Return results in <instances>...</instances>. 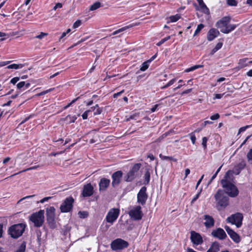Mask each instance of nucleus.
Here are the masks:
<instances>
[{
  "label": "nucleus",
  "instance_id": "obj_22",
  "mask_svg": "<svg viewBox=\"0 0 252 252\" xmlns=\"http://www.w3.org/2000/svg\"><path fill=\"white\" fill-rule=\"evenodd\" d=\"M204 219L205 220L204 224L206 227L211 228L214 225L215 220L212 217L205 215L204 216Z\"/></svg>",
  "mask_w": 252,
  "mask_h": 252
},
{
  "label": "nucleus",
  "instance_id": "obj_47",
  "mask_svg": "<svg viewBox=\"0 0 252 252\" xmlns=\"http://www.w3.org/2000/svg\"><path fill=\"white\" fill-rule=\"evenodd\" d=\"M47 35H48L47 33H45V32H41L40 34L36 36L35 37V38L41 39L43 38L44 37L47 36Z\"/></svg>",
  "mask_w": 252,
  "mask_h": 252
},
{
  "label": "nucleus",
  "instance_id": "obj_58",
  "mask_svg": "<svg viewBox=\"0 0 252 252\" xmlns=\"http://www.w3.org/2000/svg\"><path fill=\"white\" fill-rule=\"evenodd\" d=\"M4 36H6V38H1L0 39L1 41H3L4 40V39H5L6 38H8L9 37L8 35L4 32H0V37H4Z\"/></svg>",
  "mask_w": 252,
  "mask_h": 252
},
{
  "label": "nucleus",
  "instance_id": "obj_59",
  "mask_svg": "<svg viewBox=\"0 0 252 252\" xmlns=\"http://www.w3.org/2000/svg\"><path fill=\"white\" fill-rule=\"evenodd\" d=\"M124 31H124V28H123H123H121V29H118V30H117L115 31V32H114L112 33V35H116V34H118V33H120V32H124Z\"/></svg>",
  "mask_w": 252,
  "mask_h": 252
},
{
  "label": "nucleus",
  "instance_id": "obj_5",
  "mask_svg": "<svg viewBox=\"0 0 252 252\" xmlns=\"http://www.w3.org/2000/svg\"><path fill=\"white\" fill-rule=\"evenodd\" d=\"M141 166V163H135L126 176H125V180L126 182H129L135 179L137 176L138 171Z\"/></svg>",
  "mask_w": 252,
  "mask_h": 252
},
{
  "label": "nucleus",
  "instance_id": "obj_31",
  "mask_svg": "<svg viewBox=\"0 0 252 252\" xmlns=\"http://www.w3.org/2000/svg\"><path fill=\"white\" fill-rule=\"evenodd\" d=\"M26 248V243L23 242L21 245L18 247L15 252H25Z\"/></svg>",
  "mask_w": 252,
  "mask_h": 252
},
{
  "label": "nucleus",
  "instance_id": "obj_34",
  "mask_svg": "<svg viewBox=\"0 0 252 252\" xmlns=\"http://www.w3.org/2000/svg\"><path fill=\"white\" fill-rule=\"evenodd\" d=\"M247 158L248 162L252 165V148L251 149L247 154Z\"/></svg>",
  "mask_w": 252,
  "mask_h": 252
},
{
  "label": "nucleus",
  "instance_id": "obj_50",
  "mask_svg": "<svg viewBox=\"0 0 252 252\" xmlns=\"http://www.w3.org/2000/svg\"><path fill=\"white\" fill-rule=\"evenodd\" d=\"M201 190H202V189H201L199 191V192L197 194H196V195L193 198V199H192V200L191 201V204L193 203L199 198L200 193L201 192Z\"/></svg>",
  "mask_w": 252,
  "mask_h": 252
},
{
  "label": "nucleus",
  "instance_id": "obj_53",
  "mask_svg": "<svg viewBox=\"0 0 252 252\" xmlns=\"http://www.w3.org/2000/svg\"><path fill=\"white\" fill-rule=\"evenodd\" d=\"M189 135H190V139L191 140L192 143L193 144H195V141H196V137H195L194 133L192 132L190 134H189Z\"/></svg>",
  "mask_w": 252,
  "mask_h": 252
},
{
  "label": "nucleus",
  "instance_id": "obj_55",
  "mask_svg": "<svg viewBox=\"0 0 252 252\" xmlns=\"http://www.w3.org/2000/svg\"><path fill=\"white\" fill-rule=\"evenodd\" d=\"M224 94V93L223 94H214L215 96L214 97V99H220L221 98L222 96Z\"/></svg>",
  "mask_w": 252,
  "mask_h": 252
},
{
  "label": "nucleus",
  "instance_id": "obj_54",
  "mask_svg": "<svg viewBox=\"0 0 252 252\" xmlns=\"http://www.w3.org/2000/svg\"><path fill=\"white\" fill-rule=\"evenodd\" d=\"M81 24V21L80 20H77L73 24V27L76 28L79 27Z\"/></svg>",
  "mask_w": 252,
  "mask_h": 252
},
{
  "label": "nucleus",
  "instance_id": "obj_61",
  "mask_svg": "<svg viewBox=\"0 0 252 252\" xmlns=\"http://www.w3.org/2000/svg\"><path fill=\"white\" fill-rule=\"evenodd\" d=\"M249 127V126H243V127H241L239 129V132H238V134L240 133L241 132H244V131H245L246 130V129L247 128H248Z\"/></svg>",
  "mask_w": 252,
  "mask_h": 252
},
{
  "label": "nucleus",
  "instance_id": "obj_43",
  "mask_svg": "<svg viewBox=\"0 0 252 252\" xmlns=\"http://www.w3.org/2000/svg\"><path fill=\"white\" fill-rule=\"evenodd\" d=\"M170 38V36H168L167 37H166L163 39H162L160 41H159L157 43V45L158 46H160L163 43H164L165 41H167Z\"/></svg>",
  "mask_w": 252,
  "mask_h": 252
},
{
  "label": "nucleus",
  "instance_id": "obj_28",
  "mask_svg": "<svg viewBox=\"0 0 252 252\" xmlns=\"http://www.w3.org/2000/svg\"><path fill=\"white\" fill-rule=\"evenodd\" d=\"M24 66V65L23 64H11L7 66V68L8 69H18L19 68H22Z\"/></svg>",
  "mask_w": 252,
  "mask_h": 252
},
{
  "label": "nucleus",
  "instance_id": "obj_56",
  "mask_svg": "<svg viewBox=\"0 0 252 252\" xmlns=\"http://www.w3.org/2000/svg\"><path fill=\"white\" fill-rule=\"evenodd\" d=\"M19 79L20 78L18 77H14L11 80L10 83L14 85L19 80Z\"/></svg>",
  "mask_w": 252,
  "mask_h": 252
},
{
  "label": "nucleus",
  "instance_id": "obj_48",
  "mask_svg": "<svg viewBox=\"0 0 252 252\" xmlns=\"http://www.w3.org/2000/svg\"><path fill=\"white\" fill-rule=\"evenodd\" d=\"M80 97V96H78L77 97V98L73 99L71 102L69 103H68L66 106H65L64 107V109H67V108H68L70 106H71V105L74 103H75L78 99H79V98Z\"/></svg>",
  "mask_w": 252,
  "mask_h": 252
},
{
  "label": "nucleus",
  "instance_id": "obj_12",
  "mask_svg": "<svg viewBox=\"0 0 252 252\" xmlns=\"http://www.w3.org/2000/svg\"><path fill=\"white\" fill-rule=\"evenodd\" d=\"M119 212L118 209L113 208L110 209L106 217V221L112 224L118 218Z\"/></svg>",
  "mask_w": 252,
  "mask_h": 252
},
{
  "label": "nucleus",
  "instance_id": "obj_37",
  "mask_svg": "<svg viewBox=\"0 0 252 252\" xmlns=\"http://www.w3.org/2000/svg\"><path fill=\"white\" fill-rule=\"evenodd\" d=\"M149 62L147 61L144 62L140 68V70L142 71H145L149 67Z\"/></svg>",
  "mask_w": 252,
  "mask_h": 252
},
{
  "label": "nucleus",
  "instance_id": "obj_6",
  "mask_svg": "<svg viewBox=\"0 0 252 252\" xmlns=\"http://www.w3.org/2000/svg\"><path fill=\"white\" fill-rule=\"evenodd\" d=\"M110 246L113 251H117L127 248L128 243L121 238H117L111 242Z\"/></svg>",
  "mask_w": 252,
  "mask_h": 252
},
{
  "label": "nucleus",
  "instance_id": "obj_29",
  "mask_svg": "<svg viewBox=\"0 0 252 252\" xmlns=\"http://www.w3.org/2000/svg\"><path fill=\"white\" fill-rule=\"evenodd\" d=\"M101 6H102V5H101V3L99 1H96L90 6L89 10L90 11H94L97 9Z\"/></svg>",
  "mask_w": 252,
  "mask_h": 252
},
{
  "label": "nucleus",
  "instance_id": "obj_32",
  "mask_svg": "<svg viewBox=\"0 0 252 252\" xmlns=\"http://www.w3.org/2000/svg\"><path fill=\"white\" fill-rule=\"evenodd\" d=\"M76 119L77 117L75 116H71L68 115L65 118L64 120L67 121L70 124L75 122Z\"/></svg>",
  "mask_w": 252,
  "mask_h": 252
},
{
  "label": "nucleus",
  "instance_id": "obj_7",
  "mask_svg": "<svg viewBox=\"0 0 252 252\" xmlns=\"http://www.w3.org/2000/svg\"><path fill=\"white\" fill-rule=\"evenodd\" d=\"M243 216L242 214L237 213L235 214L231 215L227 218V221L233 224H235L237 227H240L242 224V220Z\"/></svg>",
  "mask_w": 252,
  "mask_h": 252
},
{
  "label": "nucleus",
  "instance_id": "obj_40",
  "mask_svg": "<svg viewBox=\"0 0 252 252\" xmlns=\"http://www.w3.org/2000/svg\"><path fill=\"white\" fill-rule=\"evenodd\" d=\"M176 81V78H174V79H171L168 83H167L165 85H164V86L162 87L161 88V89H165L167 88H168V87L170 86L171 85H172V84H174V83Z\"/></svg>",
  "mask_w": 252,
  "mask_h": 252
},
{
  "label": "nucleus",
  "instance_id": "obj_64",
  "mask_svg": "<svg viewBox=\"0 0 252 252\" xmlns=\"http://www.w3.org/2000/svg\"><path fill=\"white\" fill-rule=\"evenodd\" d=\"M52 198V196L44 197L43 199H42L41 200H40V202L43 203L45 201H47L48 200H49V199H50Z\"/></svg>",
  "mask_w": 252,
  "mask_h": 252
},
{
  "label": "nucleus",
  "instance_id": "obj_44",
  "mask_svg": "<svg viewBox=\"0 0 252 252\" xmlns=\"http://www.w3.org/2000/svg\"><path fill=\"white\" fill-rule=\"evenodd\" d=\"M237 1L236 0H227V4L230 6H235L237 5Z\"/></svg>",
  "mask_w": 252,
  "mask_h": 252
},
{
  "label": "nucleus",
  "instance_id": "obj_38",
  "mask_svg": "<svg viewBox=\"0 0 252 252\" xmlns=\"http://www.w3.org/2000/svg\"><path fill=\"white\" fill-rule=\"evenodd\" d=\"M180 18V16L179 14L171 16L169 17L170 22H175Z\"/></svg>",
  "mask_w": 252,
  "mask_h": 252
},
{
  "label": "nucleus",
  "instance_id": "obj_49",
  "mask_svg": "<svg viewBox=\"0 0 252 252\" xmlns=\"http://www.w3.org/2000/svg\"><path fill=\"white\" fill-rule=\"evenodd\" d=\"M138 25H139V23H133V24H130V25H129L128 26L124 27L123 28L124 29V31H126L127 29H128L131 28H132L133 27L137 26Z\"/></svg>",
  "mask_w": 252,
  "mask_h": 252
},
{
  "label": "nucleus",
  "instance_id": "obj_27",
  "mask_svg": "<svg viewBox=\"0 0 252 252\" xmlns=\"http://www.w3.org/2000/svg\"><path fill=\"white\" fill-rule=\"evenodd\" d=\"M200 8L205 12L209 11V9L206 6V4L203 2V0H196Z\"/></svg>",
  "mask_w": 252,
  "mask_h": 252
},
{
  "label": "nucleus",
  "instance_id": "obj_26",
  "mask_svg": "<svg viewBox=\"0 0 252 252\" xmlns=\"http://www.w3.org/2000/svg\"><path fill=\"white\" fill-rule=\"evenodd\" d=\"M248 60L249 59L248 58L240 59L238 62V67L239 68H243L249 66V64L248 63Z\"/></svg>",
  "mask_w": 252,
  "mask_h": 252
},
{
  "label": "nucleus",
  "instance_id": "obj_35",
  "mask_svg": "<svg viewBox=\"0 0 252 252\" xmlns=\"http://www.w3.org/2000/svg\"><path fill=\"white\" fill-rule=\"evenodd\" d=\"M159 157L162 160H173L175 162L177 161V159L172 157L165 156H163L162 154H160Z\"/></svg>",
  "mask_w": 252,
  "mask_h": 252
},
{
  "label": "nucleus",
  "instance_id": "obj_10",
  "mask_svg": "<svg viewBox=\"0 0 252 252\" xmlns=\"http://www.w3.org/2000/svg\"><path fill=\"white\" fill-rule=\"evenodd\" d=\"M232 170L227 171L222 179L220 181V184L222 187H226L228 185L233 184L234 177Z\"/></svg>",
  "mask_w": 252,
  "mask_h": 252
},
{
  "label": "nucleus",
  "instance_id": "obj_11",
  "mask_svg": "<svg viewBox=\"0 0 252 252\" xmlns=\"http://www.w3.org/2000/svg\"><path fill=\"white\" fill-rule=\"evenodd\" d=\"M222 188L225 189V194L231 197H235L239 194V190L234 184L228 185L226 187Z\"/></svg>",
  "mask_w": 252,
  "mask_h": 252
},
{
  "label": "nucleus",
  "instance_id": "obj_30",
  "mask_svg": "<svg viewBox=\"0 0 252 252\" xmlns=\"http://www.w3.org/2000/svg\"><path fill=\"white\" fill-rule=\"evenodd\" d=\"M150 180V173L149 170H147L144 174V181L145 185H148L149 183Z\"/></svg>",
  "mask_w": 252,
  "mask_h": 252
},
{
  "label": "nucleus",
  "instance_id": "obj_8",
  "mask_svg": "<svg viewBox=\"0 0 252 252\" xmlns=\"http://www.w3.org/2000/svg\"><path fill=\"white\" fill-rule=\"evenodd\" d=\"M74 201V200L72 197L69 196L67 197L60 206L61 211L63 213L70 212L72 209Z\"/></svg>",
  "mask_w": 252,
  "mask_h": 252
},
{
  "label": "nucleus",
  "instance_id": "obj_33",
  "mask_svg": "<svg viewBox=\"0 0 252 252\" xmlns=\"http://www.w3.org/2000/svg\"><path fill=\"white\" fill-rule=\"evenodd\" d=\"M39 166V165H37V166H32V167H30V168H27L26 169H24L21 171H20L17 173H15V174H14L13 175H12L11 176H10L9 177H13V176H14L16 175H18L21 173H22V172H26V171H29V170H34V169H37Z\"/></svg>",
  "mask_w": 252,
  "mask_h": 252
},
{
  "label": "nucleus",
  "instance_id": "obj_51",
  "mask_svg": "<svg viewBox=\"0 0 252 252\" xmlns=\"http://www.w3.org/2000/svg\"><path fill=\"white\" fill-rule=\"evenodd\" d=\"M25 82L22 81V82L18 83L17 84V87L18 89H21L22 88L25 87Z\"/></svg>",
  "mask_w": 252,
  "mask_h": 252
},
{
  "label": "nucleus",
  "instance_id": "obj_25",
  "mask_svg": "<svg viewBox=\"0 0 252 252\" xmlns=\"http://www.w3.org/2000/svg\"><path fill=\"white\" fill-rule=\"evenodd\" d=\"M236 28V25H235L228 24L225 28H223V29L221 30V32L226 34L234 30Z\"/></svg>",
  "mask_w": 252,
  "mask_h": 252
},
{
  "label": "nucleus",
  "instance_id": "obj_9",
  "mask_svg": "<svg viewBox=\"0 0 252 252\" xmlns=\"http://www.w3.org/2000/svg\"><path fill=\"white\" fill-rule=\"evenodd\" d=\"M129 217L134 220H141L143 217V213L140 206H136L133 207L128 212Z\"/></svg>",
  "mask_w": 252,
  "mask_h": 252
},
{
  "label": "nucleus",
  "instance_id": "obj_52",
  "mask_svg": "<svg viewBox=\"0 0 252 252\" xmlns=\"http://www.w3.org/2000/svg\"><path fill=\"white\" fill-rule=\"evenodd\" d=\"M139 116V114L138 113H134L133 115H131L127 119V121L130 120L134 119L137 120V117Z\"/></svg>",
  "mask_w": 252,
  "mask_h": 252
},
{
  "label": "nucleus",
  "instance_id": "obj_42",
  "mask_svg": "<svg viewBox=\"0 0 252 252\" xmlns=\"http://www.w3.org/2000/svg\"><path fill=\"white\" fill-rule=\"evenodd\" d=\"M78 215L80 218H86L88 216V213L86 211H79L78 212Z\"/></svg>",
  "mask_w": 252,
  "mask_h": 252
},
{
  "label": "nucleus",
  "instance_id": "obj_19",
  "mask_svg": "<svg viewBox=\"0 0 252 252\" xmlns=\"http://www.w3.org/2000/svg\"><path fill=\"white\" fill-rule=\"evenodd\" d=\"M224 228L228 234L230 236V238L235 242L238 243L240 241L239 235L231 229L229 226L226 225Z\"/></svg>",
  "mask_w": 252,
  "mask_h": 252
},
{
  "label": "nucleus",
  "instance_id": "obj_21",
  "mask_svg": "<svg viewBox=\"0 0 252 252\" xmlns=\"http://www.w3.org/2000/svg\"><path fill=\"white\" fill-rule=\"evenodd\" d=\"M246 165V161L242 159L240 162L234 166L232 170L233 173L236 175H238L241 171L245 167Z\"/></svg>",
  "mask_w": 252,
  "mask_h": 252
},
{
  "label": "nucleus",
  "instance_id": "obj_45",
  "mask_svg": "<svg viewBox=\"0 0 252 252\" xmlns=\"http://www.w3.org/2000/svg\"><path fill=\"white\" fill-rule=\"evenodd\" d=\"M208 141V138L206 137H204L202 138V145L204 149H206L207 148V142Z\"/></svg>",
  "mask_w": 252,
  "mask_h": 252
},
{
  "label": "nucleus",
  "instance_id": "obj_20",
  "mask_svg": "<svg viewBox=\"0 0 252 252\" xmlns=\"http://www.w3.org/2000/svg\"><path fill=\"white\" fill-rule=\"evenodd\" d=\"M220 34V32L216 29H211L207 33V39L212 41Z\"/></svg>",
  "mask_w": 252,
  "mask_h": 252
},
{
  "label": "nucleus",
  "instance_id": "obj_39",
  "mask_svg": "<svg viewBox=\"0 0 252 252\" xmlns=\"http://www.w3.org/2000/svg\"><path fill=\"white\" fill-rule=\"evenodd\" d=\"M204 27V25L202 24H200L197 26V29H196L194 33V36L197 35L201 30Z\"/></svg>",
  "mask_w": 252,
  "mask_h": 252
},
{
  "label": "nucleus",
  "instance_id": "obj_41",
  "mask_svg": "<svg viewBox=\"0 0 252 252\" xmlns=\"http://www.w3.org/2000/svg\"><path fill=\"white\" fill-rule=\"evenodd\" d=\"M96 107H97V108L96 109V111L94 112V115H98V114H101V110L98 107V106L97 104H96L95 105V106H94V107H91V110L93 111L95 109V108Z\"/></svg>",
  "mask_w": 252,
  "mask_h": 252
},
{
  "label": "nucleus",
  "instance_id": "obj_62",
  "mask_svg": "<svg viewBox=\"0 0 252 252\" xmlns=\"http://www.w3.org/2000/svg\"><path fill=\"white\" fill-rule=\"evenodd\" d=\"M124 92V90H123L120 91V92L114 94H113V97L115 98H117L118 96H120Z\"/></svg>",
  "mask_w": 252,
  "mask_h": 252
},
{
  "label": "nucleus",
  "instance_id": "obj_18",
  "mask_svg": "<svg viewBox=\"0 0 252 252\" xmlns=\"http://www.w3.org/2000/svg\"><path fill=\"white\" fill-rule=\"evenodd\" d=\"M212 235L214 237L219 238L220 240H223L226 237V234L223 229L218 228L212 232Z\"/></svg>",
  "mask_w": 252,
  "mask_h": 252
},
{
  "label": "nucleus",
  "instance_id": "obj_23",
  "mask_svg": "<svg viewBox=\"0 0 252 252\" xmlns=\"http://www.w3.org/2000/svg\"><path fill=\"white\" fill-rule=\"evenodd\" d=\"M110 183L109 179L103 178H102L99 183V188L100 191H104L109 187Z\"/></svg>",
  "mask_w": 252,
  "mask_h": 252
},
{
  "label": "nucleus",
  "instance_id": "obj_1",
  "mask_svg": "<svg viewBox=\"0 0 252 252\" xmlns=\"http://www.w3.org/2000/svg\"><path fill=\"white\" fill-rule=\"evenodd\" d=\"M216 201V207L218 211L224 210L229 204L228 196L225 194L224 190L219 189L214 195Z\"/></svg>",
  "mask_w": 252,
  "mask_h": 252
},
{
  "label": "nucleus",
  "instance_id": "obj_4",
  "mask_svg": "<svg viewBox=\"0 0 252 252\" xmlns=\"http://www.w3.org/2000/svg\"><path fill=\"white\" fill-rule=\"evenodd\" d=\"M55 209L54 207L51 206L46 209V218L49 227L52 229L56 227V224L55 220Z\"/></svg>",
  "mask_w": 252,
  "mask_h": 252
},
{
  "label": "nucleus",
  "instance_id": "obj_14",
  "mask_svg": "<svg viewBox=\"0 0 252 252\" xmlns=\"http://www.w3.org/2000/svg\"><path fill=\"white\" fill-rule=\"evenodd\" d=\"M190 240L191 242L195 245H201L203 243V241L201 235L194 231L190 232Z\"/></svg>",
  "mask_w": 252,
  "mask_h": 252
},
{
  "label": "nucleus",
  "instance_id": "obj_17",
  "mask_svg": "<svg viewBox=\"0 0 252 252\" xmlns=\"http://www.w3.org/2000/svg\"><path fill=\"white\" fill-rule=\"evenodd\" d=\"M94 193V188L90 183L85 185L82 192L83 197H89Z\"/></svg>",
  "mask_w": 252,
  "mask_h": 252
},
{
  "label": "nucleus",
  "instance_id": "obj_63",
  "mask_svg": "<svg viewBox=\"0 0 252 252\" xmlns=\"http://www.w3.org/2000/svg\"><path fill=\"white\" fill-rule=\"evenodd\" d=\"M62 6H63L62 4L61 3L58 2L56 4V5H55V6L53 8V9L54 10H56L57 8H61V7H62Z\"/></svg>",
  "mask_w": 252,
  "mask_h": 252
},
{
  "label": "nucleus",
  "instance_id": "obj_57",
  "mask_svg": "<svg viewBox=\"0 0 252 252\" xmlns=\"http://www.w3.org/2000/svg\"><path fill=\"white\" fill-rule=\"evenodd\" d=\"M220 118V115L218 113H216L211 116L210 119L212 120H216Z\"/></svg>",
  "mask_w": 252,
  "mask_h": 252
},
{
  "label": "nucleus",
  "instance_id": "obj_15",
  "mask_svg": "<svg viewBox=\"0 0 252 252\" xmlns=\"http://www.w3.org/2000/svg\"><path fill=\"white\" fill-rule=\"evenodd\" d=\"M123 173L122 171L119 170L114 172L112 175V185L115 187L119 185L122 180Z\"/></svg>",
  "mask_w": 252,
  "mask_h": 252
},
{
  "label": "nucleus",
  "instance_id": "obj_2",
  "mask_svg": "<svg viewBox=\"0 0 252 252\" xmlns=\"http://www.w3.org/2000/svg\"><path fill=\"white\" fill-rule=\"evenodd\" d=\"M26 228V224L19 223L12 225L8 230V234L13 238H18L24 233Z\"/></svg>",
  "mask_w": 252,
  "mask_h": 252
},
{
  "label": "nucleus",
  "instance_id": "obj_13",
  "mask_svg": "<svg viewBox=\"0 0 252 252\" xmlns=\"http://www.w3.org/2000/svg\"><path fill=\"white\" fill-rule=\"evenodd\" d=\"M147 188L142 187L137 194V202L143 205L146 203L148 198V195L146 193Z\"/></svg>",
  "mask_w": 252,
  "mask_h": 252
},
{
  "label": "nucleus",
  "instance_id": "obj_16",
  "mask_svg": "<svg viewBox=\"0 0 252 252\" xmlns=\"http://www.w3.org/2000/svg\"><path fill=\"white\" fill-rule=\"evenodd\" d=\"M230 21V18L228 16L222 17L221 19L219 20L216 24V27L220 29L221 32V30L225 28Z\"/></svg>",
  "mask_w": 252,
  "mask_h": 252
},
{
  "label": "nucleus",
  "instance_id": "obj_3",
  "mask_svg": "<svg viewBox=\"0 0 252 252\" xmlns=\"http://www.w3.org/2000/svg\"><path fill=\"white\" fill-rule=\"evenodd\" d=\"M44 211L40 210L37 212L32 214L30 217V220L32 221L35 227H41L44 220Z\"/></svg>",
  "mask_w": 252,
  "mask_h": 252
},
{
  "label": "nucleus",
  "instance_id": "obj_46",
  "mask_svg": "<svg viewBox=\"0 0 252 252\" xmlns=\"http://www.w3.org/2000/svg\"><path fill=\"white\" fill-rule=\"evenodd\" d=\"M92 111V110L91 109L86 111L82 115V118L84 120L87 119L89 113Z\"/></svg>",
  "mask_w": 252,
  "mask_h": 252
},
{
  "label": "nucleus",
  "instance_id": "obj_36",
  "mask_svg": "<svg viewBox=\"0 0 252 252\" xmlns=\"http://www.w3.org/2000/svg\"><path fill=\"white\" fill-rule=\"evenodd\" d=\"M203 66L202 65H195L194 66H193L191 67L188 68L186 69L185 72H189L190 71H193L196 69H198L200 67H202Z\"/></svg>",
  "mask_w": 252,
  "mask_h": 252
},
{
  "label": "nucleus",
  "instance_id": "obj_60",
  "mask_svg": "<svg viewBox=\"0 0 252 252\" xmlns=\"http://www.w3.org/2000/svg\"><path fill=\"white\" fill-rule=\"evenodd\" d=\"M222 42H219L217 44V45H216V46L215 47V49L218 51L219 50V49H220L221 47H222Z\"/></svg>",
  "mask_w": 252,
  "mask_h": 252
},
{
  "label": "nucleus",
  "instance_id": "obj_24",
  "mask_svg": "<svg viewBox=\"0 0 252 252\" xmlns=\"http://www.w3.org/2000/svg\"><path fill=\"white\" fill-rule=\"evenodd\" d=\"M220 245L218 242H215L212 243L210 248L207 252H218L220 251Z\"/></svg>",
  "mask_w": 252,
  "mask_h": 252
}]
</instances>
